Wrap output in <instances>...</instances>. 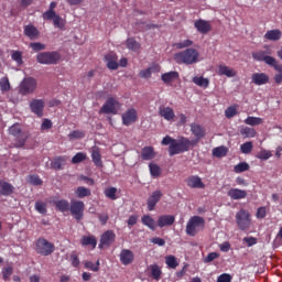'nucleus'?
I'll return each mask as SVG.
<instances>
[{"label": "nucleus", "instance_id": "obj_1", "mask_svg": "<svg viewBox=\"0 0 282 282\" xmlns=\"http://www.w3.org/2000/svg\"><path fill=\"white\" fill-rule=\"evenodd\" d=\"M161 144L163 147H169V155L173 158V155H180V153H186L191 151V149H195V147H197V141H191L186 137L173 139L171 135H166L161 141Z\"/></svg>", "mask_w": 282, "mask_h": 282}, {"label": "nucleus", "instance_id": "obj_2", "mask_svg": "<svg viewBox=\"0 0 282 282\" xmlns=\"http://www.w3.org/2000/svg\"><path fill=\"white\" fill-rule=\"evenodd\" d=\"M272 54V51L270 48H267L265 51L260 50L256 51L251 54L253 61H258L259 63H265V65H269V67H273L278 72V74L274 75V83L275 85H281L282 83V64L276 61L273 56H270Z\"/></svg>", "mask_w": 282, "mask_h": 282}, {"label": "nucleus", "instance_id": "obj_3", "mask_svg": "<svg viewBox=\"0 0 282 282\" xmlns=\"http://www.w3.org/2000/svg\"><path fill=\"white\" fill-rule=\"evenodd\" d=\"M174 61L177 65H195L199 63V51L193 47L174 54Z\"/></svg>", "mask_w": 282, "mask_h": 282}, {"label": "nucleus", "instance_id": "obj_4", "mask_svg": "<svg viewBox=\"0 0 282 282\" xmlns=\"http://www.w3.org/2000/svg\"><path fill=\"white\" fill-rule=\"evenodd\" d=\"M55 9H56V2L53 1L50 3L48 10L42 14V19L44 21H53V25L55 28L63 30L65 28V20H63V18H61L58 13L54 11Z\"/></svg>", "mask_w": 282, "mask_h": 282}, {"label": "nucleus", "instance_id": "obj_5", "mask_svg": "<svg viewBox=\"0 0 282 282\" xmlns=\"http://www.w3.org/2000/svg\"><path fill=\"white\" fill-rule=\"evenodd\" d=\"M36 61L40 65H57L61 61V53L57 51L42 52L36 55Z\"/></svg>", "mask_w": 282, "mask_h": 282}, {"label": "nucleus", "instance_id": "obj_6", "mask_svg": "<svg viewBox=\"0 0 282 282\" xmlns=\"http://www.w3.org/2000/svg\"><path fill=\"white\" fill-rule=\"evenodd\" d=\"M56 250L53 242H50L45 238H39L35 242V252L42 257H50Z\"/></svg>", "mask_w": 282, "mask_h": 282}, {"label": "nucleus", "instance_id": "obj_7", "mask_svg": "<svg viewBox=\"0 0 282 282\" xmlns=\"http://www.w3.org/2000/svg\"><path fill=\"white\" fill-rule=\"evenodd\" d=\"M206 226V220L200 216H193L189 218L186 225V235L188 237H195L198 232V228H204Z\"/></svg>", "mask_w": 282, "mask_h": 282}, {"label": "nucleus", "instance_id": "obj_8", "mask_svg": "<svg viewBox=\"0 0 282 282\" xmlns=\"http://www.w3.org/2000/svg\"><path fill=\"white\" fill-rule=\"evenodd\" d=\"M236 224L240 230H248L252 225V216L250 215V212L240 209L236 214Z\"/></svg>", "mask_w": 282, "mask_h": 282}, {"label": "nucleus", "instance_id": "obj_9", "mask_svg": "<svg viewBox=\"0 0 282 282\" xmlns=\"http://www.w3.org/2000/svg\"><path fill=\"white\" fill-rule=\"evenodd\" d=\"M36 87H39L36 78L26 77L21 82L19 91L21 96H30V94H34L36 91Z\"/></svg>", "mask_w": 282, "mask_h": 282}, {"label": "nucleus", "instance_id": "obj_10", "mask_svg": "<svg viewBox=\"0 0 282 282\" xmlns=\"http://www.w3.org/2000/svg\"><path fill=\"white\" fill-rule=\"evenodd\" d=\"M68 210L76 221H80L85 217V203L83 200H72Z\"/></svg>", "mask_w": 282, "mask_h": 282}, {"label": "nucleus", "instance_id": "obj_11", "mask_svg": "<svg viewBox=\"0 0 282 282\" xmlns=\"http://www.w3.org/2000/svg\"><path fill=\"white\" fill-rule=\"evenodd\" d=\"M118 107H120V101L113 97H108L100 108L99 113H111L112 116H116V113H118Z\"/></svg>", "mask_w": 282, "mask_h": 282}, {"label": "nucleus", "instance_id": "obj_12", "mask_svg": "<svg viewBox=\"0 0 282 282\" xmlns=\"http://www.w3.org/2000/svg\"><path fill=\"white\" fill-rule=\"evenodd\" d=\"M30 109L37 118H43V110L45 109V101L43 99H33L30 101Z\"/></svg>", "mask_w": 282, "mask_h": 282}, {"label": "nucleus", "instance_id": "obj_13", "mask_svg": "<svg viewBox=\"0 0 282 282\" xmlns=\"http://www.w3.org/2000/svg\"><path fill=\"white\" fill-rule=\"evenodd\" d=\"M163 195L164 194L160 189L152 192V194L148 197V200H147L148 210L150 212L155 210V206H158Z\"/></svg>", "mask_w": 282, "mask_h": 282}, {"label": "nucleus", "instance_id": "obj_14", "mask_svg": "<svg viewBox=\"0 0 282 282\" xmlns=\"http://www.w3.org/2000/svg\"><path fill=\"white\" fill-rule=\"evenodd\" d=\"M191 131L194 134L195 139L189 140V142L196 141V144H198L199 140H202L203 138H206V129H204V127H202L198 123H192Z\"/></svg>", "mask_w": 282, "mask_h": 282}, {"label": "nucleus", "instance_id": "obj_15", "mask_svg": "<svg viewBox=\"0 0 282 282\" xmlns=\"http://www.w3.org/2000/svg\"><path fill=\"white\" fill-rule=\"evenodd\" d=\"M122 122L126 127L133 124L138 120V110L135 108L128 109L122 116Z\"/></svg>", "mask_w": 282, "mask_h": 282}, {"label": "nucleus", "instance_id": "obj_16", "mask_svg": "<svg viewBox=\"0 0 282 282\" xmlns=\"http://www.w3.org/2000/svg\"><path fill=\"white\" fill-rule=\"evenodd\" d=\"M10 135L14 138H20L18 147H23L25 144V135H23V131L21 130V124L14 123L9 128Z\"/></svg>", "mask_w": 282, "mask_h": 282}, {"label": "nucleus", "instance_id": "obj_17", "mask_svg": "<svg viewBox=\"0 0 282 282\" xmlns=\"http://www.w3.org/2000/svg\"><path fill=\"white\" fill-rule=\"evenodd\" d=\"M113 241H116V234L112 230H107L101 235L99 248L109 247Z\"/></svg>", "mask_w": 282, "mask_h": 282}, {"label": "nucleus", "instance_id": "obj_18", "mask_svg": "<svg viewBox=\"0 0 282 282\" xmlns=\"http://www.w3.org/2000/svg\"><path fill=\"white\" fill-rule=\"evenodd\" d=\"M67 160H69V156L67 155L56 156L51 162V169H53L54 171H63L67 165Z\"/></svg>", "mask_w": 282, "mask_h": 282}, {"label": "nucleus", "instance_id": "obj_19", "mask_svg": "<svg viewBox=\"0 0 282 282\" xmlns=\"http://www.w3.org/2000/svg\"><path fill=\"white\" fill-rule=\"evenodd\" d=\"M119 259L122 265H131V263H133L135 259V256L133 254V251L129 249H123L119 254Z\"/></svg>", "mask_w": 282, "mask_h": 282}, {"label": "nucleus", "instance_id": "obj_20", "mask_svg": "<svg viewBox=\"0 0 282 282\" xmlns=\"http://www.w3.org/2000/svg\"><path fill=\"white\" fill-rule=\"evenodd\" d=\"M194 28L200 34H208V32H210V30H213V26L210 25V22L206 21V20H203V19L196 20L195 23H194Z\"/></svg>", "mask_w": 282, "mask_h": 282}, {"label": "nucleus", "instance_id": "obj_21", "mask_svg": "<svg viewBox=\"0 0 282 282\" xmlns=\"http://www.w3.org/2000/svg\"><path fill=\"white\" fill-rule=\"evenodd\" d=\"M105 61L107 63L108 69L116 70L118 67H120V64H118V55L115 52L106 54Z\"/></svg>", "mask_w": 282, "mask_h": 282}, {"label": "nucleus", "instance_id": "obj_22", "mask_svg": "<svg viewBox=\"0 0 282 282\" xmlns=\"http://www.w3.org/2000/svg\"><path fill=\"white\" fill-rule=\"evenodd\" d=\"M24 35L30 39V41H36L41 36V32L34 24H28L24 26Z\"/></svg>", "mask_w": 282, "mask_h": 282}, {"label": "nucleus", "instance_id": "obj_23", "mask_svg": "<svg viewBox=\"0 0 282 282\" xmlns=\"http://www.w3.org/2000/svg\"><path fill=\"white\" fill-rule=\"evenodd\" d=\"M159 116L164 118V120H167V122H171V120H174L175 118V111L171 107L161 106L159 108Z\"/></svg>", "mask_w": 282, "mask_h": 282}, {"label": "nucleus", "instance_id": "obj_24", "mask_svg": "<svg viewBox=\"0 0 282 282\" xmlns=\"http://www.w3.org/2000/svg\"><path fill=\"white\" fill-rule=\"evenodd\" d=\"M228 197H230V199H246V197H248V192H246V189H240V188H230L227 193Z\"/></svg>", "mask_w": 282, "mask_h": 282}, {"label": "nucleus", "instance_id": "obj_25", "mask_svg": "<svg viewBox=\"0 0 282 282\" xmlns=\"http://www.w3.org/2000/svg\"><path fill=\"white\" fill-rule=\"evenodd\" d=\"M251 80L254 85H267L270 83V77L265 73H253L251 76Z\"/></svg>", "mask_w": 282, "mask_h": 282}, {"label": "nucleus", "instance_id": "obj_26", "mask_svg": "<svg viewBox=\"0 0 282 282\" xmlns=\"http://www.w3.org/2000/svg\"><path fill=\"white\" fill-rule=\"evenodd\" d=\"M175 224V216L173 215H162L158 219L159 228H165V226H173Z\"/></svg>", "mask_w": 282, "mask_h": 282}, {"label": "nucleus", "instance_id": "obj_27", "mask_svg": "<svg viewBox=\"0 0 282 282\" xmlns=\"http://www.w3.org/2000/svg\"><path fill=\"white\" fill-rule=\"evenodd\" d=\"M186 183L189 188H206V185L199 176H189Z\"/></svg>", "mask_w": 282, "mask_h": 282}, {"label": "nucleus", "instance_id": "obj_28", "mask_svg": "<svg viewBox=\"0 0 282 282\" xmlns=\"http://www.w3.org/2000/svg\"><path fill=\"white\" fill-rule=\"evenodd\" d=\"M218 76H226L227 78H235L237 76V70L235 68H230L226 65L218 66Z\"/></svg>", "mask_w": 282, "mask_h": 282}, {"label": "nucleus", "instance_id": "obj_29", "mask_svg": "<svg viewBox=\"0 0 282 282\" xmlns=\"http://www.w3.org/2000/svg\"><path fill=\"white\" fill-rule=\"evenodd\" d=\"M180 78V73L176 70H172L169 73H164L161 75V80L165 83V85H171V83H175Z\"/></svg>", "mask_w": 282, "mask_h": 282}, {"label": "nucleus", "instance_id": "obj_30", "mask_svg": "<svg viewBox=\"0 0 282 282\" xmlns=\"http://www.w3.org/2000/svg\"><path fill=\"white\" fill-rule=\"evenodd\" d=\"M91 160L98 169H102V155L100 154V148H94L91 151Z\"/></svg>", "mask_w": 282, "mask_h": 282}, {"label": "nucleus", "instance_id": "obj_31", "mask_svg": "<svg viewBox=\"0 0 282 282\" xmlns=\"http://www.w3.org/2000/svg\"><path fill=\"white\" fill-rule=\"evenodd\" d=\"M281 36H282V32L279 29L269 30L264 34V39L267 41H281Z\"/></svg>", "mask_w": 282, "mask_h": 282}, {"label": "nucleus", "instance_id": "obj_32", "mask_svg": "<svg viewBox=\"0 0 282 282\" xmlns=\"http://www.w3.org/2000/svg\"><path fill=\"white\" fill-rule=\"evenodd\" d=\"M155 158V149H153V147H144L141 150V159L149 161V160H153Z\"/></svg>", "mask_w": 282, "mask_h": 282}, {"label": "nucleus", "instance_id": "obj_33", "mask_svg": "<svg viewBox=\"0 0 282 282\" xmlns=\"http://www.w3.org/2000/svg\"><path fill=\"white\" fill-rule=\"evenodd\" d=\"M149 270H150V274L154 279V281H160V279L162 276V268L160 265H158L156 263H154L149 267Z\"/></svg>", "mask_w": 282, "mask_h": 282}, {"label": "nucleus", "instance_id": "obj_34", "mask_svg": "<svg viewBox=\"0 0 282 282\" xmlns=\"http://www.w3.org/2000/svg\"><path fill=\"white\" fill-rule=\"evenodd\" d=\"M82 246H91L93 250L98 246V240L95 236H84L80 240Z\"/></svg>", "mask_w": 282, "mask_h": 282}, {"label": "nucleus", "instance_id": "obj_35", "mask_svg": "<svg viewBox=\"0 0 282 282\" xmlns=\"http://www.w3.org/2000/svg\"><path fill=\"white\" fill-rule=\"evenodd\" d=\"M54 206L56 210H59V213H67L70 207L69 202L65 199L55 200Z\"/></svg>", "mask_w": 282, "mask_h": 282}, {"label": "nucleus", "instance_id": "obj_36", "mask_svg": "<svg viewBox=\"0 0 282 282\" xmlns=\"http://www.w3.org/2000/svg\"><path fill=\"white\" fill-rule=\"evenodd\" d=\"M193 83L197 85V87H203V89H208V85H210V80L204 76L193 77Z\"/></svg>", "mask_w": 282, "mask_h": 282}, {"label": "nucleus", "instance_id": "obj_37", "mask_svg": "<svg viewBox=\"0 0 282 282\" xmlns=\"http://www.w3.org/2000/svg\"><path fill=\"white\" fill-rule=\"evenodd\" d=\"M240 135H242V138H257V130H254V128H250V127H241L240 128Z\"/></svg>", "mask_w": 282, "mask_h": 282}, {"label": "nucleus", "instance_id": "obj_38", "mask_svg": "<svg viewBox=\"0 0 282 282\" xmlns=\"http://www.w3.org/2000/svg\"><path fill=\"white\" fill-rule=\"evenodd\" d=\"M14 193V186L12 184L3 181L2 187L0 189V195H4V197H8V195H12Z\"/></svg>", "mask_w": 282, "mask_h": 282}, {"label": "nucleus", "instance_id": "obj_39", "mask_svg": "<svg viewBox=\"0 0 282 282\" xmlns=\"http://www.w3.org/2000/svg\"><path fill=\"white\" fill-rule=\"evenodd\" d=\"M245 124H248L249 127H259V124H263V118L247 117V119H245Z\"/></svg>", "mask_w": 282, "mask_h": 282}, {"label": "nucleus", "instance_id": "obj_40", "mask_svg": "<svg viewBox=\"0 0 282 282\" xmlns=\"http://www.w3.org/2000/svg\"><path fill=\"white\" fill-rule=\"evenodd\" d=\"M214 158H226L228 155V148L220 145L213 149Z\"/></svg>", "mask_w": 282, "mask_h": 282}, {"label": "nucleus", "instance_id": "obj_41", "mask_svg": "<svg viewBox=\"0 0 282 282\" xmlns=\"http://www.w3.org/2000/svg\"><path fill=\"white\" fill-rule=\"evenodd\" d=\"M143 226L150 228V230H155V219H153L150 215H144L141 218Z\"/></svg>", "mask_w": 282, "mask_h": 282}, {"label": "nucleus", "instance_id": "obj_42", "mask_svg": "<svg viewBox=\"0 0 282 282\" xmlns=\"http://www.w3.org/2000/svg\"><path fill=\"white\" fill-rule=\"evenodd\" d=\"M75 194L79 199H84V197H89L91 195V189L84 186H79L75 191Z\"/></svg>", "mask_w": 282, "mask_h": 282}, {"label": "nucleus", "instance_id": "obj_43", "mask_svg": "<svg viewBox=\"0 0 282 282\" xmlns=\"http://www.w3.org/2000/svg\"><path fill=\"white\" fill-rule=\"evenodd\" d=\"M117 193H118V188L116 187H108L104 191V195L108 199H111L112 202H116V199H118Z\"/></svg>", "mask_w": 282, "mask_h": 282}, {"label": "nucleus", "instance_id": "obj_44", "mask_svg": "<svg viewBox=\"0 0 282 282\" xmlns=\"http://www.w3.org/2000/svg\"><path fill=\"white\" fill-rule=\"evenodd\" d=\"M165 263L171 270H175V268L180 265V262H177V258L175 256H166Z\"/></svg>", "mask_w": 282, "mask_h": 282}, {"label": "nucleus", "instance_id": "obj_45", "mask_svg": "<svg viewBox=\"0 0 282 282\" xmlns=\"http://www.w3.org/2000/svg\"><path fill=\"white\" fill-rule=\"evenodd\" d=\"M150 169V175H152L154 178L160 177L162 175V167L155 163H150L149 164Z\"/></svg>", "mask_w": 282, "mask_h": 282}, {"label": "nucleus", "instance_id": "obj_46", "mask_svg": "<svg viewBox=\"0 0 282 282\" xmlns=\"http://www.w3.org/2000/svg\"><path fill=\"white\" fill-rule=\"evenodd\" d=\"M252 149H254V145L252 144V141H247L240 145V151L245 155H248L252 153Z\"/></svg>", "mask_w": 282, "mask_h": 282}, {"label": "nucleus", "instance_id": "obj_47", "mask_svg": "<svg viewBox=\"0 0 282 282\" xmlns=\"http://www.w3.org/2000/svg\"><path fill=\"white\" fill-rule=\"evenodd\" d=\"M126 45L128 47V50H132V52H135L138 50H140V44L138 43V41H135V39L133 37H129L126 42Z\"/></svg>", "mask_w": 282, "mask_h": 282}, {"label": "nucleus", "instance_id": "obj_48", "mask_svg": "<svg viewBox=\"0 0 282 282\" xmlns=\"http://www.w3.org/2000/svg\"><path fill=\"white\" fill-rule=\"evenodd\" d=\"M87 160V153L78 152L72 158V164H80V162H85Z\"/></svg>", "mask_w": 282, "mask_h": 282}, {"label": "nucleus", "instance_id": "obj_49", "mask_svg": "<svg viewBox=\"0 0 282 282\" xmlns=\"http://www.w3.org/2000/svg\"><path fill=\"white\" fill-rule=\"evenodd\" d=\"M235 173H246V171H250V164L247 162H241L234 166Z\"/></svg>", "mask_w": 282, "mask_h": 282}, {"label": "nucleus", "instance_id": "obj_50", "mask_svg": "<svg viewBox=\"0 0 282 282\" xmlns=\"http://www.w3.org/2000/svg\"><path fill=\"white\" fill-rule=\"evenodd\" d=\"M85 268L87 270H91V272H98L100 270V260H97L96 263L87 261L85 262Z\"/></svg>", "mask_w": 282, "mask_h": 282}, {"label": "nucleus", "instance_id": "obj_51", "mask_svg": "<svg viewBox=\"0 0 282 282\" xmlns=\"http://www.w3.org/2000/svg\"><path fill=\"white\" fill-rule=\"evenodd\" d=\"M68 138L69 140H83V138H85V132L82 130H75L68 134Z\"/></svg>", "mask_w": 282, "mask_h": 282}, {"label": "nucleus", "instance_id": "obj_52", "mask_svg": "<svg viewBox=\"0 0 282 282\" xmlns=\"http://www.w3.org/2000/svg\"><path fill=\"white\" fill-rule=\"evenodd\" d=\"M35 210H37V213H40V215H46L47 214V204H45L43 202H36Z\"/></svg>", "mask_w": 282, "mask_h": 282}, {"label": "nucleus", "instance_id": "obj_53", "mask_svg": "<svg viewBox=\"0 0 282 282\" xmlns=\"http://www.w3.org/2000/svg\"><path fill=\"white\" fill-rule=\"evenodd\" d=\"M1 91H10V79L8 77H2L0 79Z\"/></svg>", "mask_w": 282, "mask_h": 282}, {"label": "nucleus", "instance_id": "obj_54", "mask_svg": "<svg viewBox=\"0 0 282 282\" xmlns=\"http://www.w3.org/2000/svg\"><path fill=\"white\" fill-rule=\"evenodd\" d=\"M29 183H31L33 186H42L43 180H41L39 175L33 174L29 176Z\"/></svg>", "mask_w": 282, "mask_h": 282}, {"label": "nucleus", "instance_id": "obj_55", "mask_svg": "<svg viewBox=\"0 0 282 282\" xmlns=\"http://www.w3.org/2000/svg\"><path fill=\"white\" fill-rule=\"evenodd\" d=\"M192 45H193V41L184 40L183 42L175 43L174 47H176V50H184L185 47H191Z\"/></svg>", "mask_w": 282, "mask_h": 282}, {"label": "nucleus", "instance_id": "obj_56", "mask_svg": "<svg viewBox=\"0 0 282 282\" xmlns=\"http://www.w3.org/2000/svg\"><path fill=\"white\" fill-rule=\"evenodd\" d=\"M268 216V208L265 206L259 207L256 213L257 219H265Z\"/></svg>", "mask_w": 282, "mask_h": 282}, {"label": "nucleus", "instance_id": "obj_57", "mask_svg": "<svg viewBox=\"0 0 282 282\" xmlns=\"http://www.w3.org/2000/svg\"><path fill=\"white\" fill-rule=\"evenodd\" d=\"M256 158L258 160H270V158H272V152L268 151V150H261Z\"/></svg>", "mask_w": 282, "mask_h": 282}, {"label": "nucleus", "instance_id": "obj_58", "mask_svg": "<svg viewBox=\"0 0 282 282\" xmlns=\"http://www.w3.org/2000/svg\"><path fill=\"white\" fill-rule=\"evenodd\" d=\"M12 61H15V63H18V65H22L23 64V54L20 51H14L11 54Z\"/></svg>", "mask_w": 282, "mask_h": 282}, {"label": "nucleus", "instance_id": "obj_59", "mask_svg": "<svg viewBox=\"0 0 282 282\" xmlns=\"http://www.w3.org/2000/svg\"><path fill=\"white\" fill-rule=\"evenodd\" d=\"M226 118H235L237 116V106H230L225 110Z\"/></svg>", "mask_w": 282, "mask_h": 282}, {"label": "nucleus", "instance_id": "obj_60", "mask_svg": "<svg viewBox=\"0 0 282 282\" xmlns=\"http://www.w3.org/2000/svg\"><path fill=\"white\" fill-rule=\"evenodd\" d=\"M30 47L33 50V52H43V50H45V44L40 42H32Z\"/></svg>", "mask_w": 282, "mask_h": 282}, {"label": "nucleus", "instance_id": "obj_61", "mask_svg": "<svg viewBox=\"0 0 282 282\" xmlns=\"http://www.w3.org/2000/svg\"><path fill=\"white\" fill-rule=\"evenodd\" d=\"M13 271H14V269L12 267H7V268L2 269L3 281H8V279H10V276H12Z\"/></svg>", "mask_w": 282, "mask_h": 282}, {"label": "nucleus", "instance_id": "obj_62", "mask_svg": "<svg viewBox=\"0 0 282 282\" xmlns=\"http://www.w3.org/2000/svg\"><path fill=\"white\" fill-rule=\"evenodd\" d=\"M215 259H219V253L210 252L206 258H204V263H212V261H215Z\"/></svg>", "mask_w": 282, "mask_h": 282}, {"label": "nucleus", "instance_id": "obj_63", "mask_svg": "<svg viewBox=\"0 0 282 282\" xmlns=\"http://www.w3.org/2000/svg\"><path fill=\"white\" fill-rule=\"evenodd\" d=\"M151 74H153V67H149L147 69H143L139 73V76L141 78H151Z\"/></svg>", "mask_w": 282, "mask_h": 282}, {"label": "nucleus", "instance_id": "obj_64", "mask_svg": "<svg viewBox=\"0 0 282 282\" xmlns=\"http://www.w3.org/2000/svg\"><path fill=\"white\" fill-rule=\"evenodd\" d=\"M232 276L228 273H223L218 276L217 282H231Z\"/></svg>", "mask_w": 282, "mask_h": 282}]
</instances>
